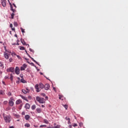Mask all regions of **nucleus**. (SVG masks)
Wrapping results in <instances>:
<instances>
[{"instance_id": "1", "label": "nucleus", "mask_w": 128, "mask_h": 128, "mask_svg": "<svg viewBox=\"0 0 128 128\" xmlns=\"http://www.w3.org/2000/svg\"><path fill=\"white\" fill-rule=\"evenodd\" d=\"M3 118L6 122H10V121L12 120V116H10V115H6L4 113Z\"/></svg>"}, {"instance_id": "2", "label": "nucleus", "mask_w": 128, "mask_h": 128, "mask_svg": "<svg viewBox=\"0 0 128 128\" xmlns=\"http://www.w3.org/2000/svg\"><path fill=\"white\" fill-rule=\"evenodd\" d=\"M44 88V86L42 83H40L39 84H36L35 86V88L37 92H40V88L42 89Z\"/></svg>"}, {"instance_id": "3", "label": "nucleus", "mask_w": 128, "mask_h": 128, "mask_svg": "<svg viewBox=\"0 0 128 128\" xmlns=\"http://www.w3.org/2000/svg\"><path fill=\"white\" fill-rule=\"evenodd\" d=\"M36 100L40 104H44V102H46L44 101V98H40L39 96H37L36 98Z\"/></svg>"}, {"instance_id": "4", "label": "nucleus", "mask_w": 128, "mask_h": 128, "mask_svg": "<svg viewBox=\"0 0 128 128\" xmlns=\"http://www.w3.org/2000/svg\"><path fill=\"white\" fill-rule=\"evenodd\" d=\"M14 98L12 97L10 98L8 101V104L10 106H14Z\"/></svg>"}, {"instance_id": "5", "label": "nucleus", "mask_w": 128, "mask_h": 128, "mask_svg": "<svg viewBox=\"0 0 128 128\" xmlns=\"http://www.w3.org/2000/svg\"><path fill=\"white\" fill-rule=\"evenodd\" d=\"M28 68V65L26 64H24L21 67H20V70H26V68Z\"/></svg>"}, {"instance_id": "6", "label": "nucleus", "mask_w": 128, "mask_h": 128, "mask_svg": "<svg viewBox=\"0 0 128 128\" xmlns=\"http://www.w3.org/2000/svg\"><path fill=\"white\" fill-rule=\"evenodd\" d=\"M15 72L16 74H20V68L16 66L15 69Z\"/></svg>"}, {"instance_id": "7", "label": "nucleus", "mask_w": 128, "mask_h": 128, "mask_svg": "<svg viewBox=\"0 0 128 128\" xmlns=\"http://www.w3.org/2000/svg\"><path fill=\"white\" fill-rule=\"evenodd\" d=\"M44 89L46 90H50V86L49 84H46L44 86Z\"/></svg>"}, {"instance_id": "8", "label": "nucleus", "mask_w": 128, "mask_h": 128, "mask_svg": "<svg viewBox=\"0 0 128 128\" xmlns=\"http://www.w3.org/2000/svg\"><path fill=\"white\" fill-rule=\"evenodd\" d=\"M7 72H14V68L12 67H11L8 69H7Z\"/></svg>"}, {"instance_id": "9", "label": "nucleus", "mask_w": 128, "mask_h": 128, "mask_svg": "<svg viewBox=\"0 0 128 128\" xmlns=\"http://www.w3.org/2000/svg\"><path fill=\"white\" fill-rule=\"evenodd\" d=\"M9 4L10 6V10H12V12H16V9H14V8L12 7V3L9 2Z\"/></svg>"}, {"instance_id": "10", "label": "nucleus", "mask_w": 128, "mask_h": 128, "mask_svg": "<svg viewBox=\"0 0 128 128\" xmlns=\"http://www.w3.org/2000/svg\"><path fill=\"white\" fill-rule=\"evenodd\" d=\"M4 56L6 60H8L10 56H8V54L6 52H4Z\"/></svg>"}, {"instance_id": "11", "label": "nucleus", "mask_w": 128, "mask_h": 128, "mask_svg": "<svg viewBox=\"0 0 128 128\" xmlns=\"http://www.w3.org/2000/svg\"><path fill=\"white\" fill-rule=\"evenodd\" d=\"M2 6H6V0H2Z\"/></svg>"}, {"instance_id": "12", "label": "nucleus", "mask_w": 128, "mask_h": 128, "mask_svg": "<svg viewBox=\"0 0 128 128\" xmlns=\"http://www.w3.org/2000/svg\"><path fill=\"white\" fill-rule=\"evenodd\" d=\"M16 104H22V102L20 100H18L16 101Z\"/></svg>"}, {"instance_id": "13", "label": "nucleus", "mask_w": 128, "mask_h": 128, "mask_svg": "<svg viewBox=\"0 0 128 128\" xmlns=\"http://www.w3.org/2000/svg\"><path fill=\"white\" fill-rule=\"evenodd\" d=\"M30 104L27 103L25 105V108H26V110H30Z\"/></svg>"}, {"instance_id": "14", "label": "nucleus", "mask_w": 128, "mask_h": 128, "mask_svg": "<svg viewBox=\"0 0 128 128\" xmlns=\"http://www.w3.org/2000/svg\"><path fill=\"white\" fill-rule=\"evenodd\" d=\"M24 118L26 120H30V115L28 114H27L25 116Z\"/></svg>"}, {"instance_id": "15", "label": "nucleus", "mask_w": 128, "mask_h": 128, "mask_svg": "<svg viewBox=\"0 0 128 128\" xmlns=\"http://www.w3.org/2000/svg\"><path fill=\"white\" fill-rule=\"evenodd\" d=\"M20 42H21L22 44H24V46H26V42L24 41V40L21 39Z\"/></svg>"}, {"instance_id": "16", "label": "nucleus", "mask_w": 128, "mask_h": 128, "mask_svg": "<svg viewBox=\"0 0 128 128\" xmlns=\"http://www.w3.org/2000/svg\"><path fill=\"white\" fill-rule=\"evenodd\" d=\"M14 116H15V118H20V116L18 114H14Z\"/></svg>"}, {"instance_id": "17", "label": "nucleus", "mask_w": 128, "mask_h": 128, "mask_svg": "<svg viewBox=\"0 0 128 128\" xmlns=\"http://www.w3.org/2000/svg\"><path fill=\"white\" fill-rule=\"evenodd\" d=\"M19 48L20 50H26V48H24V46H19Z\"/></svg>"}, {"instance_id": "18", "label": "nucleus", "mask_w": 128, "mask_h": 128, "mask_svg": "<svg viewBox=\"0 0 128 128\" xmlns=\"http://www.w3.org/2000/svg\"><path fill=\"white\" fill-rule=\"evenodd\" d=\"M36 110L38 112V114H40V112H42V110H40V108H37L36 109Z\"/></svg>"}, {"instance_id": "19", "label": "nucleus", "mask_w": 128, "mask_h": 128, "mask_svg": "<svg viewBox=\"0 0 128 128\" xmlns=\"http://www.w3.org/2000/svg\"><path fill=\"white\" fill-rule=\"evenodd\" d=\"M22 98L24 100H26V102H28V98H26V97H25V96H22Z\"/></svg>"}, {"instance_id": "20", "label": "nucleus", "mask_w": 128, "mask_h": 128, "mask_svg": "<svg viewBox=\"0 0 128 128\" xmlns=\"http://www.w3.org/2000/svg\"><path fill=\"white\" fill-rule=\"evenodd\" d=\"M0 94L4 96V92L2 90H0Z\"/></svg>"}, {"instance_id": "21", "label": "nucleus", "mask_w": 128, "mask_h": 128, "mask_svg": "<svg viewBox=\"0 0 128 128\" xmlns=\"http://www.w3.org/2000/svg\"><path fill=\"white\" fill-rule=\"evenodd\" d=\"M24 126H26V128H30V124L27 123L24 124Z\"/></svg>"}, {"instance_id": "22", "label": "nucleus", "mask_w": 128, "mask_h": 128, "mask_svg": "<svg viewBox=\"0 0 128 128\" xmlns=\"http://www.w3.org/2000/svg\"><path fill=\"white\" fill-rule=\"evenodd\" d=\"M31 60H33V62H36V64H39L38 63L36 60H34V58H31Z\"/></svg>"}, {"instance_id": "23", "label": "nucleus", "mask_w": 128, "mask_h": 128, "mask_svg": "<svg viewBox=\"0 0 128 128\" xmlns=\"http://www.w3.org/2000/svg\"><path fill=\"white\" fill-rule=\"evenodd\" d=\"M0 66L1 68H4V64L2 62H0Z\"/></svg>"}, {"instance_id": "24", "label": "nucleus", "mask_w": 128, "mask_h": 128, "mask_svg": "<svg viewBox=\"0 0 128 128\" xmlns=\"http://www.w3.org/2000/svg\"><path fill=\"white\" fill-rule=\"evenodd\" d=\"M44 124H48V120L46 119L44 120Z\"/></svg>"}, {"instance_id": "25", "label": "nucleus", "mask_w": 128, "mask_h": 128, "mask_svg": "<svg viewBox=\"0 0 128 128\" xmlns=\"http://www.w3.org/2000/svg\"><path fill=\"white\" fill-rule=\"evenodd\" d=\"M20 82H22V84H26V80L24 78L21 79Z\"/></svg>"}, {"instance_id": "26", "label": "nucleus", "mask_w": 128, "mask_h": 128, "mask_svg": "<svg viewBox=\"0 0 128 128\" xmlns=\"http://www.w3.org/2000/svg\"><path fill=\"white\" fill-rule=\"evenodd\" d=\"M31 108H32V110H36V105L35 104L32 105Z\"/></svg>"}, {"instance_id": "27", "label": "nucleus", "mask_w": 128, "mask_h": 128, "mask_svg": "<svg viewBox=\"0 0 128 128\" xmlns=\"http://www.w3.org/2000/svg\"><path fill=\"white\" fill-rule=\"evenodd\" d=\"M14 16V13H12L11 14V18H12V20H13Z\"/></svg>"}, {"instance_id": "28", "label": "nucleus", "mask_w": 128, "mask_h": 128, "mask_svg": "<svg viewBox=\"0 0 128 128\" xmlns=\"http://www.w3.org/2000/svg\"><path fill=\"white\" fill-rule=\"evenodd\" d=\"M8 102L7 100H5V101L4 102L3 104H4V105L8 104Z\"/></svg>"}, {"instance_id": "29", "label": "nucleus", "mask_w": 128, "mask_h": 128, "mask_svg": "<svg viewBox=\"0 0 128 128\" xmlns=\"http://www.w3.org/2000/svg\"><path fill=\"white\" fill-rule=\"evenodd\" d=\"M18 80L16 81V84H20V78H18Z\"/></svg>"}, {"instance_id": "30", "label": "nucleus", "mask_w": 128, "mask_h": 128, "mask_svg": "<svg viewBox=\"0 0 128 128\" xmlns=\"http://www.w3.org/2000/svg\"><path fill=\"white\" fill-rule=\"evenodd\" d=\"M54 128H60V126L58 124L56 126H54Z\"/></svg>"}, {"instance_id": "31", "label": "nucleus", "mask_w": 128, "mask_h": 128, "mask_svg": "<svg viewBox=\"0 0 128 128\" xmlns=\"http://www.w3.org/2000/svg\"><path fill=\"white\" fill-rule=\"evenodd\" d=\"M20 30H22V34H24V32H24V29L22 28H20Z\"/></svg>"}, {"instance_id": "32", "label": "nucleus", "mask_w": 128, "mask_h": 128, "mask_svg": "<svg viewBox=\"0 0 128 128\" xmlns=\"http://www.w3.org/2000/svg\"><path fill=\"white\" fill-rule=\"evenodd\" d=\"M22 92L24 93L25 94H26L27 92L24 90H22Z\"/></svg>"}, {"instance_id": "33", "label": "nucleus", "mask_w": 128, "mask_h": 128, "mask_svg": "<svg viewBox=\"0 0 128 128\" xmlns=\"http://www.w3.org/2000/svg\"><path fill=\"white\" fill-rule=\"evenodd\" d=\"M63 106H64L66 110H68V105L64 104V105H63Z\"/></svg>"}, {"instance_id": "34", "label": "nucleus", "mask_w": 128, "mask_h": 128, "mask_svg": "<svg viewBox=\"0 0 128 128\" xmlns=\"http://www.w3.org/2000/svg\"><path fill=\"white\" fill-rule=\"evenodd\" d=\"M22 103L20 104L19 106V110H22Z\"/></svg>"}, {"instance_id": "35", "label": "nucleus", "mask_w": 128, "mask_h": 128, "mask_svg": "<svg viewBox=\"0 0 128 128\" xmlns=\"http://www.w3.org/2000/svg\"><path fill=\"white\" fill-rule=\"evenodd\" d=\"M14 26H18V23L16 22H14Z\"/></svg>"}, {"instance_id": "36", "label": "nucleus", "mask_w": 128, "mask_h": 128, "mask_svg": "<svg viewBox=\"0 0 128 128\" xmlns=\"http://www.w3.org/2000/svg\"><path fill=\"white\" fill-rule=\"evenodd\" d=\"M12 56H16V53H14V52H12Z\"/></svg>"}, {"instance_id": "37", "label": "nucleus", "mask_w": 128, "mask_h": 128, "mask_svg": "<svg viewBox=\"0 0 128 128\" xmlns=\"http://www.w3.org/2000/svg\"><path fill=\"white\" fill-rule=\"evenodd\" d=\"M46 125H41L40 126V128H46Z\"/></svg>"}, {"instance_id": "38", "label": "nucleus", "mask_w": 128, "mask_h": 128, "mask_svg": "<svg viewBox=\"0 0 128 128\" xmlns=\"http://www.w3.org/2000/svg\"><path fill=\"white\" fill-rule=\"evenodd\" d=\"M12 60H13L12 58H10L9 59V62H12Z\"/></svg>"}, {"instance_id": "39", "label": "nucleus", "mask_w": 128, "mask_h": 128, "mask_svg": "<svg viewBox=\"0 0 128 128\" xmlns=\"http://www.w3.org/2000/svg\"><path fill=\"white\" fill-rule=\"evenodd\" d=\"M59 99L60 100H64V99H62V96H59Z\"/></svg>"}, {"instance_id": "40", "label": "nucleus", "mask_w": 128, "mask_h": 128, "mask_svg": "<svg viewBox=\"0 0 128 128\" xmlns=\"http://www.w3.org/2000/svg\"><path fill=\"white\" fill-rule=\"evenodd\" d=\"M66 120H70V118L66 117Z\"/></svg>"}, {"instance_id": "41", "label": "nucleus", "mask_w": 128, "mask_h": 128, "mask_svg": "<svg viewBox=\"0 0 128 128\" xmlns=\"http://www.w3.org/2000/svg\"><path fill=\"white\" fill-rule=\"evenodd\" d=\"M73 126H74V127L78 126V124H73Z\"/></svg>"}, {"instance_id": "42", "label": "nucleus", "mask_w": 128, "mask_h": 128, "mask_svg": "<svg viewBox=\"0 0 128 128\" xmlns=\"http://www.w3.org/2000/svg\"><path fill=\"white\" fill-rule=\"evenodd\" d=\"M10 110V106L6 108V110Z\"/></svg>"}, {"instance_id": "43", "label": "nucleus", "mask_w": 128, "mask_h": 128, "mask_svg": "<svg viewBox=\"0 0 128 128\" xmlns=\"http://www.w3.org/2000/svg\"><path fill=\"white\" fill-rule=\"evenodd\" d=\"M8 96H12V93L10 92H8Z\"/></svg>"}, {"instance_id": "44", "label": "nucleus", "mask_w": 128, "mask_h": 128, "mask_svg": "<svg viewBox=\"0 0 128 128\" xmlns=\"http://www.w3.org/2000/svg\"><path fill=\"white\" fill-rule=\"evenodd\" d=\"M10 80H12V75L10 74Z\"/></svg>"}, {"instance_id": "45", "label": "nucleus", "mask_w": 128, "mask_h": 128, "mask_svg": "<svg viewBox=\"0 0 128 128\" xmlns=\"http://www.w3.org/2000/svg\"><path fill=\"white\" fill-rule=\"evenodd\" d=\"M12 5H13L14 6L15 8H16V4H12Z\"/></svg>"}, {"instance_id": "46", "label": "nucleus", "mask_w": 128, "mask_h": 128, "mask_svg": "<svg viewBox=\"0 0 128 128\" xmlns=\"http://www.w3.org/2000/svg\"><path fill=\"white\" fill-rule=\"evenodd\" d=\"M16 56L17 58H18L20 59V56H18V55H16Z\"/></svg>"}, {"instance_id": "47", "label": "nucleus", "mask_w": 128, "mask_h": 128, "mask_svg": "<svg viewBox=\"0 0 128 128\" xmlns=\"http://www.w3.org/2000/svg\"><path fill=\"white\" fill-rule=\"evenodd\" d=\"M12 30L14 32V30H16V29L14 28H12Z\"/></svg>"}, {"instance_id": "48", "label": "nucleus", "mask_w": 128, "mask_h": 128, "mask_svg": "<svg viewBox=\"0 0 128 128\" xmlns=\"http://www.w3.org/2000/svg\"><path fill=\"white\" fill-rule=\"evenodd\" d=\"M10 28H12V24H10Z\"/></svg>"}, {"instance_id": "49", "label": "nucleus", "mask_w": 128, "mask_h": 128, "mask_svg": "<svg viewBox=\"0 0 128 128\" xmlns=\"http://www.w3.org/2000/svg\"><path fill=\"white\" fill-rule=\"evenodd\" d=\"M5 78L6 80H7V78H8V76H6L5 78Z\"/></svg>"}, {"instance_id": "50", "label": "nucleus", "mask_w": 128, "mask_h": 128, "mask_svg": "<svg viewBox=\"0 0 128 128\" xmlns=\"http://www.w3.org/2000/svg\"><path fill=\"white\" fill-rule=\"evenodd\" d=\"M12 110H16V108L13 107V108H12Z\"/></svg>"}, {"instance_id": "51", "label": "nucleus", "mask_w": 128, "mask_h": 128, "mask_svg": "<svg viewBox=\"0 0 128 128\" xmlns=\"http://www.w3.org/2000/svg\"><path fill=\"white\" fill-rule=\"evenodd\" d=\"M30 52H34V50H32V48H30Z\"/></svg>"}, {"instance_id": "52", "label": "nucleus", "mask_w": 128, "mask_h": 128, "mask_svg": "<svg viewBox=\"0 0 128 128\" xmlns=\"http://www.w3.org/2000/svg\"><path fill=\"white\" fill-rule=\"evenodd\" d=\"M9 128H14V126H10L9 127Z\"/></svg>"}, {"instance_id": "53", "label": "nucleus", "mask_w": 128, "mask_h": 128, "mask_svg": "<svg viewBox=\"0 0 128 128\" xmlns=\"http://www.w3.org/2000/svg\"><path fill=\"white\" fill-rule=\"evenodd\" d=\"M6 52H10V51H8L6 50Z\"/></svg>"}, {"instance_id": "54", "label": "nucleus", "mask_w": 128, "mask_h": 128, "mask_svg": "<svg viewBox=\"0 0 128 128\" xmlns=\"http://www.w3.org/2000/svg\"><path fill=\"white\" fill-rule=\"evenodd\" d=\"M70 124V120L68 121V124Z\"/></svg>"}, {"instance_id": "55", "label": "nucleus", "mask_w": 128, "mask_h": 128, "mask_svg": "<svg viewBox=\"0 0 128 128\" xmlns=\"http://www.w3.org/2000/svg\"><path fill=\"white\" fill-rule=\"evenodd\" d=\"M25 52H26V54L28 55V52H27L26 50H25Z\"/></svg>"}, {"instance_id": "56", "label": "nucleus", "mask_w": 128, "mask_h": 128, "mask_svg": "<svg viewBox=\"0 0 128 128\" xmlns=\"http://www.w3.org/2000/svg\"><path fill=\"white\" fill-rule=\"evenodd\" d=\"M42 96H46V94H42Z\"/></svg>"}, {"instance_id": "57", "label": "nucleus", "mask_w": 128, "mask_h": 128, "mask_svg": "<svg viewBox=\"0 0 128 128\" xmlns=\"http://www.w3.org/2000/svg\"><path fill=\"white\" fill-rule=\"evenodd\" d=\"M28 56H29V58H31L32 57L30 56L29 55V54H28Z\"/></svg>"}, {"instance_id": "58", "label": "nucleus", "mask_w": 128, "mask_h": 128, "mask_svg": "<svg viewBox=\"0 0 128 128\" xmlns=\"http://www.w3.org/2000/svg\"><path fill=\"white\" fill-rule=\"evenodd\" d=\"M46 100H48V97L46 96Z\"/></svg>"}, {"instance_id": "59", "label": "nucleus", "mask_w": 128, "mask_h": 128, "mask_svg": "<svg viewBox=\"0 0 128 128\" xmlns=\"http://www.w3.org/2000/svg\"><path fill=\"white\" fill-rule=\"evenodd\" d=\"M42 108H44V105H42Z\"/></svg>"}, {"instance_id": "60", "label": "nucleus", "mask_w": 128, "mask_h": 128, "mask_svg": "<svg viewBox=\"0 0 128 128\" xmlns=\"http://www.w3.org/2000/svg\"><path fill=\"white\" fill-rule=\"evenodd\" d=\"M22 114H24V112H22Z\"/></svg>"}, {"instance_id": "61", "label": "nucleus", "mask_w": 128, "mask_h": 128, "mask_svg": "<svg viewBox=\"0 0 128 128\" xmlns=\"http://www.w3.org/2000/svg\"><path fill=\"white\" fill-rule=\"evenodd\" d=\"M17 122H20V120H17Z\"/></svg>"}, {"instance_id": "62", "label": "nucleus", "mask_w": 128, "mask_h": 128, "mask_svg": "<svg viewBox=\"0 0 128 128\" xmlns=\"http://www.w3.org/2000/svg\"><path fill=\"white\" fill-rule=\"evenodd\" d=\"M49 128H54V127H50Z\"/></svg>"}, {"instance_id": "63", "label": "nucleus", "mask_w": 128, "mask_h": 128, "mask_svg": "<svg viewBox=\"0 0 128 128\" xmlns=\"http://www.w3.org/2000/svg\"><path fill=\"white\" fill-rule=\"evenodd\" d=\"M69 127L72 128V126H70Z\"/></svg>"}, {"instance_id": "64", "label": "nucleus", "mask_w": 128, "mask_h": 128, "mask_svg": "<svg viewBox=\"0 0 128 128\" xmlns=\"http://www.w3.org/2000/svg\"><path fill=\"white\" fill-rule=\"evenodd\" d=\"M2 83H3L4 84V82H3Z\"/></svg>"}]
</instances>
